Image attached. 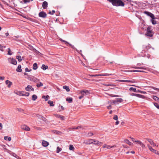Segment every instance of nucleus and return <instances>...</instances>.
Listing matches in <instances>:
<instances>
[{
    "label": "nucleus",
    "instance_id": "nucleus-1",
    "mask_svg": "<svg viewBox=\"0 0 159 159\" xmlns=\"http://www.w3.org/2000/svg\"><path fill=\"white\" fill-rule=\"evenodd\" d=\"M146 35L150 37L153 36L152 31V27L148 26L147 28V31L146 33Z\"/></svg>",
    "mask_w": 159,
    "mask_h": 159
},
{
    "label": "nucleus",
    "instance_id": "nucleus-2",
    "mask_svg": "<svg viewBox=\"0 0 159 159\" xmlns=\"http://www.w3.org/2000/svg\"><path fill=\"white\" fill-rule=\"evenodd\" d=\"M113 75V74H112L106 73V74H96L95 75H89V76H92V77H96V76H109L110 75Z\"/></svg>",
    "mask_w": 159,
    "mask_h": 159
},
{
    "label": "nucleus",
    "instance_id": "nucleus-3",
    "mask_svg": "<svg viewBox=\"0 0 159 159\" xmlns=\"http://www.w3.org/2000/svg\"><path fill=\"white\" fill-rule=\"evenodd\" d=\"M28 79L30 81H33L37 83L39 80V79L32 76H29Z\"/></svg>",
    "mask_w": 159,
    "mask_h": 159
},
{
    "label": "nucleus",
    "instance_id": "nucleus-4",
    "mask_svg": "<svg viewBox=\"0 0 159 159\" xmlns=\"http://www.w3.org/2000/svg\"><path fill=\"white\" fill-rule=\"evenodd\" d=\"M39 17L43 18H45L47 17V15L44 11H42L39 12Z\"/></svg>",
    "mask_w": 159,
    "mask_h": 159
},
{
    "label": "nucleus",
    "instance_id": "nucleus-5",
    "mask_svg": "<svg viewBox=\"0 0 159 159\" xmlns=\"http://www.w3.org/2000/svg\"><path fill=\"white\" fill-rule=\"evenodd\" d=\"M143 48L144 49L142 51V53H144L146 51H148L149 49L152 48L153 49V48H152V47H150L149 46L146 45H143Z\"/></svg>",
    "mask_w": 159,
    "mask_h": 159
},
{
    "label": "nucleus",
    "instance_id": "nucleus-6",
    "mask_svg": "<svg viewBox=\"0 0 159 159\" xmlns=\"http://www.w3.org/2000/svg\"><path fill=\"white\" fill-rule=\"evenodd\" d=\"M144 13L147 16L150 17L151 19L155 16L153 14L150 12L145 11L144 12Z\"/></svg>",
    "mask_w": 159,
    "mask_h": 159
},
{
    "label": "nucleus",
    "instance_id": "nucleus-7",
    "mask_svg": "<svg viewBox=\"0 0 159 159\" xmlns=\"http://www.w3.org/2000/svg\"><path fill=\"white\" fill-rule=\"evenodd\" d=\"M148 147L149 149L152 152H154V153L156 154H158V152L157 151V150H156L153 149L152 147L149 145H148Z\"/></svg>",
    "mask_w": 159,
    "mask_h": 159
},
{
    "label": "nucleus",
    "instance_id": "nucleus-8",
    "mask_svg": "<svg viewBox=\"0 0 159 159\" xmlns=\"http://www.w3.org/2000/svg\"><path fill=\"white\" fill-rule=\"evenodd\" d=\"M146 139L150 143L151 145H152L157 147L158 146L156 144L153 142V140L152 139L148 138Z\"/></svg>",
    "mask_w": 159,
    "mask_h": 159
},
{
    "label": "nucleus",
    "instance_id": "nucleus-9",
    "mask_svg": "<svg viewBox=\"0 0 159 159\" xmlns=\"http://www.w3.org/2000/svg\"><path fill=\"white\" fill-rule=\"evenodd\" d=\"M25 90L28 91H34V89L31 85H28L25 88Z\"/></svg>",
    "mask_w": 159,
    "mask_h": 159
},
{
    "label": "nucleus",
    "instance_id": "nucleus-10",
    "mask_svg": "<svg viewBox=\"0 0 159 159\" xmlns=\"http://www.w3.org/2000/svg\"><path fill=\"white\" fill-rule=\"evenodd\" d=\"M93 139H90L89 140H86L84 142V143L86 144H92L93 143Z\"/></svg>",
    "mask_w": 159,
    "mask_h": 159
},
{
    "label": "nucleus",
    "instance_id": "nucleus-11",
    "mask_svg": "<svg viewBox=\"0 0 159 159\" xmlns=\"http://www.w3.org/2000/svg\"><path fill=\"white\" fill-rule=\"evenodd\" d=\"M21 128L22 129L26 131H29L30 130V128L27 125H21Z\"/></svg>",
    "mask_w": 159,
    "mask_h": 159
},
{
    "label": "nucleus",
    "instance_id": "nucleus-12",
    "mask_svg": "<svg viewBox=\"0 0 159 159\" xmlns=\"http://www.w3.org/2000/svg\"><path fill=\"white\" fill-rule=\"evenodd\" d=\"M80 93L81 95H87L89 93V91L86 90H81L80 91Z\"/></svg>",
    "mask_w": 159,
    "mask_h": 159
},
{
    "label": "nucleus",
    "instance_id": "nucleus-13",
    "mask_svg": "<svg viewBox=\"0 0 159 159\" xmlns=\"http://www.w3.org/2000/svg\"><path fill=\"white\" fill-rule=\"evenodd\" d=\"M156 18L155 16L151 18L150 20V21L152 24L153 25H155L157 24V21L155 20Z\"/></svg>",
    "mask_w": 159,
    "mask_h": 159
},
{
    "label": "nucleus",
    "instance_id": "nucleus-14",
    "mask_svg": "<svg viewBox=\"0 0 159 159\" xmlns=\"http://www.w3.org/2000/svg\"><path fill=\"white\" fill-rule=\"evenodd\" d=\"M93 143H92V144L97 145H99L102 144V143L101 142H100L96 140L95 139H93Z\"/></svg>",
    "mask_w": 159,
    "mask_h": 159
},
{
    "label": "nucleus",
    "instance_id": "nucleus-15",
    "mask_svg": "<svg viewBox=\"0 0 159 159\" xmlns=\"http://www.w3.org/2000/svg\"><path fill=\"white\" fill-rule=\"evenodd\" d=\"M9 59L11 60V62L10 63H11L12 64H13V65H16L17 64V61L15 59L13 58H9Z\"/></svg>",
    "mask_w": 159,
    "mask_h": 159
},
{
    "label": "nucleus",
    "instance_id": "nucleus-16",
    "mask_svg": "<svg viewBox=\"0 0 159 159\" xmlns=\"http://www.w3.org/2000/svg\"><path fill=\"white\" fill-rule=\"evenodd\" d=\"M65 44L66 45H69L70 46V47L72 48L73 49H75L76 51H78L74 47V46L72 44L69 43L68 42H67V41H65Z\"/></svg>",
    "mask_w": 159,
    "mask_h": 159
},
{
    "label": "nucleus",
    "instance_id": "nucleus-17",
    "mask_svg": "<svg viewBox=\"0 0 159 159\" xmlns=\"http://www.w3.org/2000/svg\"><path fill=\"white\" fill-rule=\"evenodd\" d=\"M48 3L46 1H44L42 4V7L43 9H46L48 7Z\"/></svg>",
    "mask_w": 159,
    "mask_h": 159
},
{
    "label": "nucleus",
    "instance_id": "nucleus-18",
    "mask_svg": "<svg viewBox=\"0 0 159 159\" xmlns=\"http://www.w3.org/2000/svg\"><path fill=\"white\" fill-rule=\"evenodd\" d=\"M134 142H137L143 148H144L145 147V145L140 141H135Z\"/></svg>",
    "mask_w": 159,
    "mask_h": 159
},
{
    "label": "nucleus",
    "instance_id": "nucleus-19",
    "mask_svg": "<svg viewBox=\"0 0 159 159\" xmlns=\"http://www.w3.org/2000/svg\"><path fill=\"white\" fill-rule=\"evenodd\" d=\"M5 83L6 84H7V87L8 88H10L12 84V83L11 82L9 81L8 80H6Z\"/></svg>",
    "mask_w": 159,
    "mask_h": 159
},
{
    "label": "nucleus",
    "instance_id": "nucleus-20",
    "mask_svg": "<svg viewBox=\"0 0 159 159\" xmlns=\"http://www.w3.org/2000/svg\"><path fill=\"white\" fill-rule=\"evenodd\" d=\"M42 144L43 146L46 147L48 145V143L46 141L43 140L42 142Z\"/></svg>",
    "mask_w": 159,
    "mask_h": 159
},
{
    "label": "nucleus",
    "instance_id": "nucleus-21",
    "mask_svg": "<svg viewBox=\"0 0 159 159\" xmlns=\"http://www.w3.org/2000/svg\"><path fill=\"white\" fill-rule=\"evenodd\" d=\"M21 66L19 65L18 66V67L16 68V70L18 72H21L22 71V69H21Z\"/></svg>",
    "mask_w": 159,
    "mask_h": 159
},
{
    "label": "nucleus",
    "instance_id": "nucleus-22",
    "mask_svg": "<svg viewBox=\"0 0 159 159\" xmlns=\"http://www.w3.org/2000/svg\"><path fill=\"white\" fill-rule=\"evenodd\" d=\"M124 141L127 144H128L130 146L132 145L133 144L132 143L130 142L127 139H125L124 140Z\"/></svg>",
    "mask_w": 159,
    "mask_h": 159
},
{
    "label": "nucleus",
    "instance_id": "nucleus-23",
    "mask_svg": "<svg viewBox=\"0 0 159 159\" xmlns=\"http://www.w3.org/2000/svg\"><path fill=\"white\" fill-rule=\"evenodd\" d=\"M72 98L70 97L67 98L66 99V101L69 103H71L72 102Z\"/></svg>",
    "mask_w": 159,
    "mask_h": 159
},
{
    "label": "nucleus",
    "instance_id": "nucleus-24",
    "mask_svg": "<svg viewBox=\"0 0 159 159\" xmlns=\"http://www.w3.org/2000/svg\"><path fill=\"white\" fill-rule=\"evenodd\" d=\"M41 68L43 70H45L46 69H47L48 68V66H45L44 64H43L42 65Z\"/></svg>",
    "mask_w": 159,
    "mask_h": 159
},
{
    "label": "nucleus",
    "instance_id": "nucleus-25",
    "mask_svg": "<svg viewBox=\"0 0 159 159\" xmlns=\"http://www.w3.org/2000/svg\"><path fill=\"white\" fill-rule=\"evenodd\" d=\"M38 68L37 64L36 63H34L33 65V69L34 70H36Z\"/></svg>",
    "mask_w": 159,
    "mask_h": 159
},
{
    "label": "nucleus",
    "instance_id": "nucleus-26",
    "mask_svg": "<svg viewBox=\"0 0 159 159\" xmlns=\"http://www.w3.org/2000/svg\"><path fill=\"white\" fill-rule=\"evenodd\" d=\"M63 87L64 89H66L67 92H69L70 91L68 86L65 85Z\"/></svg>",
    "mask_w": 159,
    "mask_h": 159
},
{
    "label": "nucleus",
    "instance_id": "nucleus-27",
    "mask_svg": "<svg viewBox=\"0 0 159 159\" xmlns=\"http://www.w3.org/2000/svg\"><path fill=\"white\" fill-rule=\"evenodd\" d=\"M48 103L50 105V106L53 107L54 106V105L53 104V102L52 101L49 100L48 101Z\"/></svg>",
    "mask_w": 159,
    "mask_h": 159
},
{
    "label": "nucleus",
    "instance_id": "nucleus-28",
    "mask_svg": "<svg viewBox=\"0 0 159 159\" xmlns=\"http://www.w3.org/2000/svg\"><path fill=\"white\" fill-rule=\"evenodd\" d=\"M4 139L5 140H8L9 141H10L11 140V138L10 137H9L8 136H5L4 138Z\"/></svg>",
    "mask_w": 159,
    "mask_h": 159
},
{
    "label": "nucleus",
    "instance_id": "nucleus-29",
    "mask_svg": "<svg viewBox=\"0 0 159 159\" xmlns=\"http://www.w3.org/2000/svg\"><path fill=\"white\" fill-rule=\"evenodd\" d=\"M49 97V96L48 95H47L46 96H45L44 95L42 97V98H45V101H47L48 99V98Z\"/></svg>",
    "mask_w": 159,
    "mask_h": 159
},
{
    "label": "nucleus",
    "instance_id": "nucleus-30",
    "mask_svg": "<svg viewBox=\"0 0 159 159\" xmlns=\"http://www.w3.org/2000/svg\"><path fill=\"white\" fill-rule=\"evenodd\" d=\"M37 98V97L36 95L34 94L32 96V99L33 101H35Z\"/></svg>",
    "mask_w": 159,
    "mask_h": 159
},
{
    "label": "nucleus",
    "instance_id": "nucleus-31",
    "mask_svg": "<svg viewBox=\"0 0 159 159\" xmlns=\"http://www.w3.org/2000/svg\"><path fill=\"white\" fill-rule=\"evenodd\" d=\"M62 149L60 148L59 147H57V151L56 152L57 153H59L61 150Z\"/></svg>",
    "mask_w": 159,
    "mask_h": 159
},
{
    "label": "nucleus",
    "instance_id": "nucleus-32",
    "mask_svg": "<svg viewBox=\"0 0 159 159\" xmlns=\"http://www.w3.org/2000/svg\"><path fill=\"white\" fill-rule=\"evenodd\" d=\"M57 116L58 117L60 118L61 120H64V116H62L61 115H57Z\"/></svg>",
    "mask_w": 159,
    "mask_h": 159
},
{
    "label": "nucleus",
    "instance_id": "nucleus-33",
    "mask_svg": "<svg viewBox=\"0 0 159 159\" xmlns=\"http://www.w3.org/2000/svg\"><path fill=\"white\" fill-rule=\"evenodd\" d=\"M21 57L20 56H16V58L17 59H18L19 61L20 62L22 61V59H21Z\"/></svg>",
    "mask_w": 159,
    "mask_h": 159
},
{
    "label": "nucleus",
    "instance_id": "nucleus-34",
    "mask_svg": "<svg viewBox=\"0 0 159 159\" xmlns=\"http://www.w3.org/2000/svg\"><path fill=\"white\" fill-rule=\"evenodd\" d=\"M43 86V84L41 82H39V84H37L36 85V86L37 87L39 88L41 86Z\"/></svg>",
    "mask_w": 159,
    "mask_h": 159
},
{
    "label": "nucleus",
    "instance_id": "nucleus-35",
    "mask_svg": "<svg viewBox=\"0 0 159 159\" xmlns=\"http://www.w3.org/2000/svg\"><path fill=\"white\" fill-rule=\"evenodd\" d=\"M136 89L135 88L131 87L129 89L130 91H132L134 92H136Z\"/></svg>",
    "mask_w": 159,
    "mask_h": 159
},
{
    "label": "nucleus",
    "instance_id": "nucleus-36",
    "mask_svg": "<svg viewBox=\"0 0 159 159\" xmlns=\"http://www.w3.org/2000/svg\"><path fill=\"white\" fill-rule=\"evenodd\" d=\"M134 68L136 69H146V68L145 67H134Z\"/></svg>",
    "mask_w": 159,
    "mask_h": 159
},
{
    "label": "nucleus",
    "instance_id": "nucleus-37",
    "mask_svg": "<svg viewBox=\"0 0 159 159\" xmlns=\"http://www.w3.org/2000/svg\"><path fill=\"white\" fill-rule=\"evenodd\" d=\"M133 95L134 96H136L138 97H139V98H141L142 96H143L141 94H135V93Z\"/></svg>",
    "mask_w": 159,
    "mask_h": 159
},
{
    "label": "nucleus",
    "instance_id": "nucleus-38",
    "mask_svg": "<svg viewBox=\"0 0 159 159\" xmlns=\"http://www.w3.org/2000/svg\"><path fill=\"white\" fill-rule=\"evenodd\" d=\"M81 126H77V127H73V128H72L71 129H79L80 128H81Z\"/></svg>",
    "mask_w": 159,
    "mask_h": 159
},
{
    "label": "nucleus",
    "instance_id": "nucleus-39",
    "mask_svg": "<svg viewBox=\"0 0 159 159\" xmlns=\"http://www.w3.org/2000/svg\"><path fill=\"white\" fill-rule=\"evenodd\" d=\"M153 98L154 100L156 101H158L159 98L157 97V96H153Z\"/></svg>",
    "mask_w": 159,
    "mask_h": 159
},
{
    "label": "nucleus",
    "instance_id": "nucleus-40",
    "mask_svg": "<svg viewBox=\"0 0 159 159\" xmlns=\"http://www.w3.org/2000/svg\"><path fill=\"white\" fill-rule=\"evenodd\" d=\"M116 102H121L123 101V99L121 98H117L116 99Z\"/></svg>",
    "mask_w": 159,
    "mask_h": 159
},
{
    "label": "nucleus",
    "instance_id": "nucleus-41",
    "mask_svg": "<svg viewBox=\"0 0 159 159\" xmlns=\"http://www.w3.org/2000/svg\"><path fill=\"white\" fill-rule=\"evenodd\" d=\"M116 147V145H114L112 146L108 145L107 146V149H110V148H115Z\"/></svg>",
    "mask_w": 159,
    "mask_h": 159
},
{
    "label": "nucleus",
    "instance_id": "nucleus-42",
    "mask_svg": "<svg viewBox=\"0 0 159 159\" xmlns=\"http://www.w3.org/2000/svg\"><path fill=\"white\" fill-rule=\"evenodd\" d=\"M74 149V148L72 145H70L69 146V149L70 150H72Z\"/></svg>",
    "mask_w": 159,
    "mask_h": 159
},
{
    "label": "nucleus",
    "instance_id": "nucleus-43",
    "mask_svg": "<svg viewBox=\"0 0 159 159\" xmlns=\"http://www.w3.org/2000/svg\"><path fill=\"white\" fill-rule=\"evenodd\" d=\"M53 132L55 134H59L60 133H61V132L58 131L56 130H53Z\"/></svg>",
    "mask_w": 159,
    "mask_h": 159
},
{
    "label": "nucleus",
    "instance_id": "nucleus-44",
    "mask_svg": "<svg viewBox=\"0 0 159 159\" xmlns=\"http://www.w3.org/2000/svg\"><path fill=\"white\" fill-rule=\"evenodd\" d=\"M55 12V11L53 10L52 11H49L48 12V13L51 15H53Z\"/></svg>",
    "mask_w": 159,
    "mask_h": 159
},
{
    "label": "nucleus",
    "instance_id": "nucleus-45",
    "mask_svg": "<svg viewBox=\"0 0 159 159\" xmlns=\"http://www.w3.org/2000/svg\"><path fill=\"white\" fill-rule=\"evenodd\" d=\"M132 72H145V71L143 70H133Z\"/></svg>",
    "mask_w": 159,
    "mask_h": 159
},
{
    "label": "nucleus",
    "instance_id": "nucleus-46",
    "mask_svg": "<svg viewBox=\"0 0 159 159\" xmlns=\"http://www.w3.org/2000/svg\"><path fill=\"white\" fill-rule=\"evenodd\" d=\"M154 105L158 109H159V104L157 103H154Z\"/></svg>",
    "mask_w": 159,
    "mask_h": 159
},
{
    "label": "nucleus",
    "instance_id": "nucleus-47",
    "mask_svg": "<svg viewBox=\"0 0 159 159\" xmlns=\"http://www.w3.org/2000/svg\"><path fill=\"white\" fill-rule=\"evenodd\" d=\"M8 54L9 55H11L12 53L11 52V50L10 48H8Z\"/></svg>",
    "mask_w": 159,
    "mask_h": 159
},
{
    "label": "nucleus",
    "instance_id": "nucleus-48",
    "mask_svg": "<svg viewBox=\"0 0 159 159\" xmlns=\"http://www.w3.org/2000/svg\"><path fill=\"white\" fill-rule=\"evenodd\" d=\"M126 82H130V83H134L135 82V81L134 80H126Z\"/></svg>",
    "mask_w": 159,
    "mask_h": 159
},
{
    "label": "nucleus",
    "instance_id": "nucleus-49",
    "mask_svg": "<svg viewBox=\"0 0 159 159\" xmlns=\"http://www.w3.org/2000/svg\"><path fill=\"white\" fill-rule=\"evenodd\" d=\"M113 119H114V120H118V119L117 116L116 115H115L114 116V117L113 118Z\"/></svg>",
    "mask_w": 159,
    "mask_h": 159
},
{
    "label": "nucleus",
    "instance_id": "nucleus-50",
    "mask_svg": "<svg viewBox=\"0 0 159 159\" xmlns=\"http://www.w3.org/2000/svg\"><path fill=\"white\" fill-rule=\"evenodd\" d=\"M89 136L90 137L93 135V134L92 132H89L88 134Z\"/></svg>",
    "mask_w": 159,
    "mask_h": 159
},
{
    "label": "nucleus",
    "instance_id": "nucleus-51",
    "mask_svg": "<svg viewBox=\"0 0 159 159\" xmlns=\"http://www.w3.org/2000/svg\"><path fill=\"white\" fill-rule=\"evenodd\" d=\"M25 3H26L30 2V0H23Z\"/></svg>",
    "mask_w": 159,
    "mask_h": 159
},
{
    "label": "nucleus",
    "instance_id": "nucleus-52",
    "mask_svg": "<svg viewBox=\"0 0 159 159\" xmlns=\"http://www.w3.org/2000/svg\"><path fill=\"white\" fill-rule=\"evenodd\" d=\"M31 70V69L29 70V69L26 67L25 69V71L26 72H30Z\"/></svg>",
    "mask_w": 159,
    "mask_h": 159
},
{
    "label": "nucleus",
    "instance_id": "nucleus-53",
    "mask_svg": "<svg viewBox=\"0 0 159 159\" xmlns=\"http://www.w3.org/2000/svg\"><path fill=\"white\" fill-rule=\"evenodd\" d=\"M36 116L38 118H41L42 117V116L41 115H40L39 114H36Z\"/></svg>",
    "mask_w": 159,
    "mask_h": 159
},
{
    "label": "nucleus",
    "instance_id": "nucleus-54",
    "mask_svg": "<svg viewBox=\"0 0 159 159\" xmlns=\"http://www.w3.org/2000/svg\"><path fill=\"white\" fill-rule=\"evenodd\" d=\"M29 94L30 93H29L25 92L24 96H28Z\"/></svg>",
    "mask_w": 159,
    "mask_h": 159
},
{
    "label": "nucleus",
    "instance_id": "nucleus-55",
    "mask_svg": "<svg viewBox=\"0 0 159 159\" xmlns=\"http://www.w3.org/2000/svg\"><path fill=\"white\" fill-rule=\"evenodd\" d=\"M116 100H113L112 102L111 103V104H115L116 103Z\"/></svg>",
    "mask_w": 159,
    "mask_h": 159
},
{
    "label": "nucleus",
    "instance_id": "nucleus-56",
    "mask_svg": "<svg viewBox=\"0 0 159 159\" xmlns=\"http://www.w3.org/2000/svg\"><path fill=\"white\" fill-rule=\"evenodd\" d=\"M103 85H104L105 86H112L113 85L111 84H103Z\"/></svg>",
    "mask_w": 159,
    "mask_h": 159
},
{
    "label": "nucleus",
    "instance_id": "nucleus-57",
    "mask_svg": "<svg viewBox=\"0 0 159 159\" xmlns=\"http://www.w3.org/2000/svg\"><path fill=\"white\" fill-rule=\"evenodd\" d=\"M25 92L22 91L20 93V94L21 96H24L25 95Z\"/></svg>",
    "mask_w": 159,
    "mask_h": 159
},
{
    "label": "nucleus",
    "instance_id": "nucleus-58",
    "mask_svg": "<svg viewBox=\"0 0 159 159\" xmlns=\"http://www.w3.org/2000/svg\"><path fill=\"white\" fill-rule=\"evenodd\" d=\"M41 118H42V120L44 121H46V119H45V118L43 116H42V117H41Z\"/></svg>",
    "mask_w": 159,
    "mask_h": 159
},
{
    "label": "nucleus",
    "instance_id": "nucleus-59",
    "mask_svg": "<svg viewBox=\"0 0 159 159\" xmlns=\"http://www.w3.org/2000/svg\"><path fill=\"white\" fill-rule=\"evenodd\" d=\"M118 81L121 82H126V80H118Z\"/></svg>",
    "mask_w": 159,
    "mask_h": 159
},
{
    "label": "nucleus",
    "instance_id": "nucleus-60",
    "mask_svg": "<svg viewBox=\"0 0 159 159\" xmlns=\"http://www.w3.org/2000/svg\"><path fill=\"white\" fill-rule=\"evenodd\" d=\"M84 96V95H81V96H79V99H82V98H83Z\"/></svg>",
    "mask_w": 159,
    "mask_h": 159
},
{
    "label": "nucleus",
    "instance_id": "nucleus-61",
    "mask_svg": "<svg viewBox=\"0 0 159 159\" xmlns=\"http://www.w3.org/2000/svg\"><path fill=\"white\" fill-rule=\"evenodd\" d=\"M152 88L155 90H159V89H158V88H155V87H152Z\"/></svg>",
    "mask_w": 159,
    "mask_h": 159
},
{
    "label": "nucleus",
    "instance_id": "nucleus-62",
    "mask_svg": "<svg viewBox=\"0 0 159 159\" xmlns=\"http://www.w3.org/2000/svg\"><path fill=\"white\" fill-rule=\"evenodd\" d=\"M2 127V124L0 123V130L1 129Z\"/></svg>",
    "mask_w": 159,
    "mask_h": 159
},
{
    "label": "nucleus",
    "instance_id": "nucleus-63",
    "mask_svg": "<svg viewBox=\"0 0 159 159\" xmlns=\"http://www.w3.org/2000/svg\"><path fill=\"white\" fill-rule=\"evenodd\" d=\"M119 124V121L118 120H117V121H116V122L115 123V125H118V124Z\"/></svg>",
    "mask_w": 159,
    "mask_h": 159
},
{
    "label": "nucleus",
    "instance_id": "nucleus-64",
    "mask_svg": "<svg viewBox=\"0 0 159 159\" xmlns=\"http://www.w3.org/2000/svg\"><path fill=\"white\" fill-rule=\"evenodd\" d=\"M107 108L108 109H110L111 108V106L109 105L107 107Z\"/></svg>",
    "mask_w": 159,
    "mask_h": 159
}]
</instances>
